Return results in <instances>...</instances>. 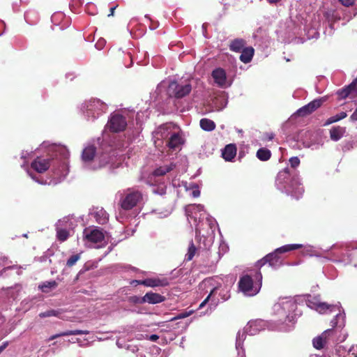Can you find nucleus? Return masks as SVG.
<instances>
[{"mask_svg": "<svg viewBox=\"0 0 357 357\" xmlns=\"http://www.w3.org/2000/svg\"><path fill=\"white\" fill-rule=\"evenodd\" d=\"M271 151L267 149H260L257 152V157L261 161H266L271 158Z\"/></svg>", "mask_w": 357, "mask_h": 357, "instance_id": "e433bc0d", "label": "nucleus"}, {"mask_svg": "<svg viewBox=\"0 0 357 357\" xmlns=\"http://www.w3.org/2000/svg\"><path fill=\"white\" fill-rule=\"evenodd\" d=\"M261 280L262 275L260 272L256 273L254 278L250 275H244L239 280V289L245 296H255L261 289Z\"/></svg>", "mask_w": 357, "mask_h": 357, "instance_id": "1a4fd4ad", "label": "nucleus"}, {"mask_svg": "<svg viewBox=\"0 0 357 357\" xmlns=\"http://www.w3.org/2000/svg\"><path fill=\"white\" fill-rule=\"evenodd\" d=\"M303 250H302L301 253L304 256H310V257H319L320 255L319 253L315 250V248L312 246V245H305V246H303Z\"/></svg>", "mask_w": 357, "mask_h": 357, "instance_id": "c9c22d12", "label": "nucleus"}, {"mask_svg": "<svg viewBox=\"0 0 357 357\" xmlns=\"http://www.w3.org/2000/svg\"><path fill=\"white\" fill-rule=\"evenodd\" d=\"M89 333V331L86 330H71V331H66L60 333L55 334L52 335L48 339L49 341L53 340L57 337L62 336H69V335H87Z\"/></svg>", "mask_w": 357, "mask_h": 357, "instance_id": "bb28decb", "label": "nucleus"}, {"mask_svg": "<svg viewBox=\"0 0 357 357\" xmlns=\"http://www.w3.org/2000/svg\"><path fill=\"white\" fill-rule=\"evenodd\" d=\"M139 281H140V280H133V281L131 282V284H139Z\"/></svg>", "mask_w": 357, "mask_h": 357, "instance_id": "338daca9", "label": "nucleus"}, {"mask_svg": "<svg viewBox=\"0 0 357 357\" xmlns=\"http://www.w3.org/2000/svg\"><path fill=\"white\" fill-rule=\"evenodd\" d=\"M197 253V248H195L192 241H190L188 252L185 255V259L186 261H191Z\"/></svg>", "mask_w": 357, "mask_h": 357, "instance_id": "58836bf2", "label": "nucleus"}, {"mask_svg": "<svg viewBox=\"0 0 357 357\" xmlns=\"http://www.w3.org/2000/svg\"><path fill=\"white\" fill-rule=\"evenodd\" d=\"M312 344L314 348L317 349H321L324 348L326 346V344L322 340V337H321L320 335L314 337L312 340Z\"/></svg>", "mask_w": 357, "mask_h": 357, "instance_id": "79ce46f5", "label": "nucleus"}, {"mask_svg": "<svg viewBox=\"0 0 357 357\" xmlns=\"http://www.w3.org/2000/svg\"><path fill=\"white\" fill-rule=\"evenodd\" d=\"M350 119L351 121H357V108L354 112V113L351 115Z\"/></svg>", "mask_w": 357, "mask_h": 357, "instance_id": "4d7b16f0", "label": "nucleus"}, {"mask_svg": "<svg viewBox=\"0 0 357 357\" xmlns=\"http://www.w3.org/2000/svg\"><path fill=\"white\" fill-rule=\"evenodd\" d=\"M63 219H68V222H63L62 224L63 228H66V230L70 231L73 227V223L72 221V218L70 217H65Z\"/></svg>", "mask_w": 357, "mask_h": 357, "instance_id": "a18cd8bd", "label": "nucleus"}, {"mask_svg": "<svg viewBox=\"0 0 357 357\" xmlns=\"http://www.w3.org/2000/svg\"><path fill=\"white\" fill-rule=\"evenodd\" d=\"M58 283L54 280L45 281L38 285V289L43 293H49L55 289Z\"/></svg>", "mask_w": 357, "mask_h": 357, "instance_id": "7c9ffc66", "label": "nucleus"}, {"mask_svg": "<svg viewBox=\"0 0 357 357\" xmlns=\"http://www.w3.org/2000/svg\"><path fill=\"white\" fill-rule=\"evenodd\" d=\"M106 43V41L103 38H100L98 40V42L96 43L95 46L98 50H101L103 48Z\"/></svg>", "mask_w": 357, "mask_h": 357, "instance_id": "09e8293b", "label": "nucleus"}, {"mask_svg": "<svg viewBox=\"0 0 357 357\" xmlns=\"http://www.w3.org/2000/svg\"><path fill=\"white\" fill-rule=\"evenodd\" d=\"M313 134L309 130H302L298 135L297 140L301 142L305 147L310 148L314 144L312 142Z\"/></svg>", "mask_w": 357, "mask_h": 357, "instance_id": "393cba45", "label": "nucleus"}, {"mask_svg": "<svg viewBox=\"0 0 357 357\" xmlns=\"http://www.w3.org/2000/svg\"><path fill=\"white\" fill-rule=\"evenodd\" d=\"M63 222H68V219L59 220L56 224V236L61 241H65L69 236V231L66 228H63L62 224Z\"/></svg>", "mask_w": 357, "mask_h": 357, "instance_id": "b1692460", "label": "nucleus"}, {"mask_svg": "<svg viewBox=\"0 0 357 357\" xmlns=\"http://www.w3.org/2000/svg\"><path fill=\"white\" fill-rule=\"evenodd\" d=\"M90 215L96 219L99 224H105L109 218L107 213L102 208L96 207L92 209Z\"/></svg>", "mask_w": 357, "mask_h": 357, "instance_id": "4be33fe9", "label": "nucleus"}, {"mask_svg": "<svg viewBox=\"0 0 357 357\" xmlns=\"http://www.w3.org/2000/svg\"><path fill=\"white\" fill-rule=\"evenodd\" d=\"M184 142L183 132L179 127L175 125L165 146L169 149L176 150L180 149Z\"/></svg>", "mask_w": 357, "mask_h": 357, "instance_id": "4468645a", "label": "nucleus"}, {"mask_svg": "<svg viewBox=\"0 0 357 357\" xmlns=\"http://www.w3.org/2000/svg\"><path fill=\"white\" fill-rule=\"evenodd\" d=\"M152 191L155 194L162 195L166 192V187L165 184H162L157 187L153 186L152 188Z\"/></svg>", "mask_w": 357, "mask_h": 357, "instance_id": "37998d69", "label": "nucleus"}, {"mask_svg": "<svg viewBox=\"0 0 357 357\" xmlns=\"http://www.w3.org/2000/svg\"><path fill=\"white\" fill-rule=\"evenodd\" d=\"M8 345V342H5L0 346V354L7 347Z\"/></svg>", "mask_w": 357, "mask_h": 357, "instance_id": "bf43d9fd", "label": "nucleus"}, {"mask_svg": "<svg viewBox=\"0 0 357 357\" xmlns=\"http://www.w3.org/2000/svg\"><path fill=\"white\" fill-rule=\"evenodd\" d=\"M82 158L84 167L88 169L96 170L108 167L109 169L114 170L121 165V161L109 153L96 155V148L93 146H86L82 151Z\"/></svg>", "mask_w": 357, "mask_h": 357, "instance_id": "7ed1b4c3", "label": "nucleus"}, {"mask_svg": "<svg viewBox=\"0 0 357 357\" xmlns=\"http://www.w3.org/2000/svg\"><path fill=\"white\" fill-rule=\"evenodd\" d=\"M275 184L278 190L297 199L304 192L298 175L296 171H291L289 168H285L278 174Z\"/></svg>", "mask_w": 357, "mask_h": 357, "instance_id": "20e7f679", "label": "nucleus"}, {"mask_svg": "<svg viewBox=\"0 0 357 357\" xmlns=\"http://www.w3.org/2000/svg\"><path fill=\"white\" fill-rule=\"evenodd\" d=\"M266 326V321L262 319L250 321L244 327L243 331H239L236 335V349L239 357H245L243 344L246 337V334L255 335Z\"/></svg>", "mask_w": 357, "mask_h": 357, "instance_id": "0eeeda50", "label": "nucleus"}, {"mask_svg": "<svg viewBox=\"0 0 357 357\" xmlns=\"http://www.w3.org/2000/svg\"><path fill=\"white\" fill-rule=\"evenodd\" d=\"M206 221L208 222V225L209 227H211V229H212L213 227V226L215 225V220L214 219H213L212 218H206Z\"/></svg>", "mask_w": 357, "mask_h": 357, "instance_id": "5fc2aeb1", "label": "nucleus"}, {"mask_svg": "<svg viewBox=\"0 0 357 357\" xmlns=\"http://www.w3.org/2000/svg\"><path fill=\"white\" fill-rule=\"evenodd\" d=\"M158 338H159V336L157 335H146V339L149 340L151 342H155L158 340Z\"/></svg>", "mask_w": 357, "mask_h": 357, "instance_id": "864d4df0", "label": "nucleus"}, {"mask_svg": "<svg viewBox=\"0 0 357 357\" xmlns=\"http://www.w3.org/2000/svg\"><path fill=\"white\" fill-rule=\"evenodd\" d=\"M254 52V48L252 47H245L240 56L241 61L244 63H249L253 57Z\"/></svg>", "mask_w": 357, "mask_h": 357, "instance_id": "c756f323", "label": "nucleus"}, {"mask_svg": "<svg viewBox=\"0 0 357 357\" xmlns=\"http://www.w3.org/2000/svg\"><path fill=\"white\" fill-rule=\"evenodd\" d=\"M167 86V82L165 81H163L160 83V84L158 86V90H161L162 88H165Z\"/></svg>", "mask_w": 357, "mask_h": 357, "instance_id": "13d9d810", "label": "nucleus"}, {"mask_svg": "<svg viewBox=\"0 0 357 357\" xmlns=\"http://www.w3.org/2000/svg\"><path fill=\"white\" fill-rule=\"evenodd\" d=\"M200 126L204 130L212 131L215 129V124L211 119H202L200 121Z\"/></svg>", "mask_w": 357, "mask_h": 357, "instance_id": "f704fd0d", "label": "nucleus"}, {"mask_svg": "<svg viewBox=\"0 0 357 357\" xmlns=\"http://www.w3.org/2000/svg\"><path fill=\"white\" fill-rule=\"evenodd\" d=\"M326 100V97L314 99L308 104L298 109L296 111V114L300 116L308 115L319 108Z\"/></svg>", "mask_w": 357, "mask_h": 357, "instance_id": "dca6fc26", "label": "nucleus"}, {"mask_svg": "<svg viewBox=\"0 0 357 357\" xmlns=\"http://www.w3.org/2000/svg\"><path fill=\"white\" fill-rule=\"evenodd\" d=\"M139 283L150 287H165L169 284V280L166 278H147L139 281Z\"/></svg>", "mask_w": 357, "mask_h": 357, "instance_id": "412c9836", "label": "nucleus"}, {"mask_svg": "<svg viewBox=\"0 0 357 357\" xmlns=\"http://www.w3.org/2000/svg\"><path fill=\"white\" fill-rule=\"evenodd\" d=\"M236 154V148L234 144H228L224 149L222 155L227 161H231Z\"/></svg>", "mask_w": 357, "mask_h": 357, "instance_id": "c85d7f7f", "label": "nucleus"}, {"mask_svg": "<svg viewBox=\"0 0 357 357\" xmlns=\"http://www.w3.org/2000/svg\"><path fill=\"white\" fill-rule=\"evenodd\" d=\"M136 338L137 340H143V339H146V335H144L142 334L138 335L137 336H136Z\"/></svg>", "mask_w": 357, "mask_h": 357, "instance_id": "e2e57ef3", "label": "nucleus"}, {"mask_svg": "<svg viewBox=\"0 0 357 357\" xmlns=\"http://www.w3.org/2000/svg\"><path fill=\"white\" fill-rule=\"evenodd\" d=\"M80 259L79 254L72 255L67 261L66 265L69 267L73 266Z\"/></svg>", "mask_w": 357, "mask_h": 357, "instance_id": "c03bdc74", "label": "nucleus"}, {"mask_svg": "<svg viewBox=\"0 0 357 357\" xmlns=\"http://www.w3.org/2000/svg\"><path fill=\"white\" fill-rule=\"evenodd\" d=\"M302 247H303L302 244H289V245H285L280 248H277L275 250V252H276V253H278L279 255V254L287 252H289L291 250H294L296 249H299V248H301Z\"/></svg>", "mask_w": 357, "mask_h": 357, "instance_id": "473e14b6", "label": "nucleus"}, {"mask_svg": "<svg viewBox=\"0 0 357 357\" xmlns=\"http://www.w3.org/2000/svg\"><path fill=\"white\" fill-rule=\"evenodd\" d=\"M212 77L215 83L221 88H226L230 84L227 83L226 72L221 68L213 70Z\"/></svg>", "mask_w": 357, "mask_h": 357, "instance_id": "6ab92c4d", "label": "nucleus"}, {"mask_svg": "<svg viewBox=\"0 0 357 357\" xmlns=\"http://www.w3.org/2000/svg\"><path fill=\"white\" fill-rule=\"evenodd\" d=\"M22 289V287L19 284H16L14 287H8L3 289L0 293L1 297L6 299L8 303L15 301L19 296V294Z\"/></svg>", "mask_w": 357, "mask_h": 357, "instance_id": "aec40b11", "label": "nucleus"}, {"mask_svg": "<svg viewBox=\"0 0 357 357\" xmlns=\"http://www.w3.org/2000/svg\"><path fill=\"white\" fill-rule=\"evenodd\" d=\"M352 92L357 93V78L355 79L348 86L338 91V95L341 98H346Z\"/></svg>", "mask_w": 357, "mask_h": 357, "instance_id": "a878e982", "label": "nucleus"}, {"mask_svg": "<svg viewBox=\"0 0 357 357\" xmlns=\"http://www.w3.org/2000/svg\"><path fill=\"white\" fill-rule=\"evenodd\" d=\"M175 124L167 123L158 127L152 133L153 141L158 149L165 147Z\"/></svg>", "mask_w": 357, "mask_h": 357, "instance_id": "9b49d317", "label": "nucleus"}, {"mask_svg": "<svg viewBox=\"0 0 357 357\" xmlns=\"http://www.w3.org/2000/svg\"><path fill=\"white\" fill-rule=\"evenodd\" d=\"M185 212L187 216L193 218L195 222H197V219H199V222H200L201 219H203L205 215L204 206L201 204L189 205L185 208Z\"/></svg>", "mask_w": 357, "mask_h": 357, "instance_id": "a211bd4d", "label": "nucleus"}, {"mask_svg": "<svg viewBox=\"0 0 357 357\" xmlns=\"http://www.w3.org/2000/svg\"><path fill=\"white\" fill-rule=\"evenodd\" d=\"M184 340H185V337H182V340L181 342V346L183 344Z\"/></svg>", "mask_w": 357, "mask_h": 357, "instance_id": "774afa93", "label": "nucleus"}, {"mask_svg": "<svg viewBox=\"0 0 357 357\" xmlns=\"http://www.w3.org/2000/svg\"><path fill=\"white\" fill-rule=\"evenodd\" d=\"M192 90V86L190 83L178 84L176 81H172L167 86V93L170 96L176 98H183L190 93Z\"/></svg>", "mask_w": 357, "mask_h": 357, "instance_id": "ddd939ff", "label": "nucleus"}, {"mask_svg": "<svg viewBox=\"0 0 357 357\" xmlns=\"http://www.w3.org/2000/svg\"><path fill=\"white\" fill-rule=\"evenodd\" d=\"M347 116V113L344 112H342L339 114H337L335 116H333L327 119L326 123L324 124V126H328L331 123L337 122L343 119H344Z\"/></svg>", "mask_w": 357, "mask_h": 357, "instance_id": "4c0bfd02", "label": "nucleus"}, {"mask_svg": "<svg viewBox=\"0 0 357 357\" xmlns=\"http://www.w3.org/2000/svg\"><path fill=\"white\" fill-rule=\"evenodd\" d=\"M116 9V6L111 8L110 9V13L108 15V16H112L114 15V10Z\"/></svg>", "mask_w": 357, "mask_h": 357, "instance_id": "0e129e2a", "label": "nucleus"}, {"mask_svg": "<svg viewBox=\"0 0 357 357\" xmlns=\"http://www.w3.org/2000/svg\"><path fill=\"white\" fill-rule=\"evenodd\" d=\"M349 354L351 357H357V345L351 347L349 350Z\"/></svg>", "mask_w": 357, "mask_h": 357, "instance_id": "8fccbe9b", "label": "nucleus"}, {"mask_svg": "<svg viewBox=\"0 0 357 357\" xmlns=\"http://www.w3.org/2000/svg\"><path fill=\"white\" fill-rule=\"evenodd\" d=\"M296 303L291 298H283L274 305L273 309L278 316V321L285 324L288 328L294 324L296 319Z\"/></svg>", "mask_w": 357, "mask_h": 357, "instance_id": "423d86ee", "label": "nucleus"}, {"mask_svg": "<svg viewBox=\"0 0 357 357\" xmlns=\"http://www.w3.org/2000/svg\"><path fill=\"white\" fill-rule=\"evenodd\" d=\"M269 3H278V1H280V0H266Z\"/></svg>", "mask_w": 357, "mask_h": 357, "instance_id": "69168bd1", "label": "nucleus"}, {"mask_svg": "<svg viewBox=\"0 0 357 357\" xmlns=\"http://www.w3.org/2000/svg\"><path fill=\"white\" fill-rule=\"evenodd\" d=\"M126 126V116L119 112H116L111 114L106 127L111 132H119L124 130Z\"/></svg>", "mask_w": 357, "mask_h": 357, "instance_id": "f8f14e48", "label": "nucleus"}, {"mask_svg": "<svg viewBox=\"0 0 357 357\" xmlns=\"http://www.w3.org/2000/svg\"><path fill=\"white\" fill-rule=\"evenodd\" d=\"M164 301L165 297L162 295L157 293L148 292L140 299L139 302L141 303H148L150 304H157L162 303Z\"/></svg>", "mask_w": 357, "mask_h": 357, "instance_id": "5701e85b", "label": "nucleus"}, {"mask_svg": "<svg viewBox=\"0 0 357 357\" xmlns=\"http://www.w3.org/2000/svg\"><path fill=\"white\" fill-rule=\"evenodd\" d=\"M175 165L170 162L169 165L160 166L156 168L153 172V176H161L172 171Z\"/></svg>", "mask_w": 357, "mask_h": 357, "instance_id": "2f4dec72", "label": "nucleus"}, {"mask_svg": "<svg viewBox=\"0 0 357 357\" xmlns=\"http://www.w3.org/2000/svg\"><path fill=\"white\" fill-rule=\"evenodd\" d=\"M310 298L307 300V306L312 309L316 310L319 313H325L327 310H329L330 312L337 310L339 312L331 322L333 328L327 329L320 335L326 345L334 344L339 341H343L344 340V337L342 339L337 337L338 328H342L344 326L345 317L344 312H340V304L330 305L326 303L320 302L317 297L312 298L310 296Z\"/></svg>", "mask_w": 357, "mask_h": 357, "instance_id": "f03ea898", "label": "nucleus"}, {"mask_svg": "<svg viewBox=\"0 0 357 357\" xmlns=\"http://www.w3.org/2000/svg\"><path fill=\"white\" fill-rule=\"evenodd\" d=\"M346 128L344 127L335 126L330 130V137L334 141L340 140L344 135Z\"/></svg>", "mask_w": 357, "mask_h": 357, "instance_id": "cd10ccee", "label": "nucleus"}, {"mask_svg": "<svg viewBox=\"0 0 357 357\" xmlns=\"http://www.w3.org/2000/svg\"><path fill=\"white\" fill-rule=\"evenodd\" d=\"M143 200V194L138 188H129L123 191L119 199V205L124 210H131Z\"/></svg>", "mask_w": 357, "mask_h": 357, "instance_id": "9d476101", "label": "nucleus"}, {"mask_svg": "<svg viewBox=\"0 0 357 357\" xmlns=\"http://www.w3.org/2000/svg\"><path fill=\"white\" fill-rule=\"evenodd\" d=\"M84 239L86 243H102L105 239L102 231L96 227H88L84 229Z\"/></svg>", "mask_w": 357, "mask_h": 357, "instance_id": "2eb2a0df", "label": "nucleus"}, {"mask_svg": "<svg viewBox=\"0 0 357 357\" xmlns=\"http://www.w3.org/2000/svg\"><path fill=\"white\" fill-rule=\"evenodd\" d=\"M190 195L193 197H198L200 196V190L197 185H194L192 188V192H190Z\"/></svg>", "mask_w": 357, "mask_h": 357, "instance_id": "de8ad7c7", "label": "nucleus"}, {"mask_svg": "<svg viewBox=\"0 0 357 357\" xmlns=\"http://www.w3.org/2000/svg\"><path fill=\"white\" fill-rule=\"evenodd\" d=\"M61 314L60 310H49L39 314L40 318L49 317H59Z\"/></svg>", "mask_w": 357, "mask_h": 357, "instance_id": "ea45409f", "label": "nucleus"}, {"mask_svg": "<svg viewBox=\"0 0 357 357\" xmlns=\"http://www.w3.org/2000/svg\"><path fill=\"white\" fill-rule=\"evenodd\" d=\"M50 151L52 153L51 155L47 158L37 157L31 164V169L40 174L51 167L52 175L50 181L39 180L24 163L22 165V167L26 170L29 176L40 184L56 185L66 178L69 172L68 158L70 153L67 148L64 146L52 144L50 147Z\"/></svg>", "mask_w": 357, "mask_h": 357, "instance_id": "f257e3e1", "label": "nucleus"}, {"mask_svg": "<svg viewBox=\"0 0 357 357\" xmlns=\"http://www.w3.org/2000/svg\"><path fill=\"white\" fill-rule=\"evenodd\" d=\"M266 263H268L270 266L274 268H277L282 265V259L279 257V255L274 251L273 252L267 255L261 260L258 261L257 262V266L261 267Z\"/></svg>", "mask_w": 357, "mask_h": 357, "instance_id": "f3484780", "label": "nucleus"}, {"mask_svg": "<svg viewBox=\"0 0 357 357\" xmlns=\"http://www.w3.org/2000/svg\"><path fill=\"white\" fill-rule=\"evenodd\" d=\"M199 290L205 293H209L204 301L199 305V308H202L209 301H211L210 305L215 307L220 300L225 301L230 297L229 287L216 285L215 280L211 278L204 280L199 284Z\"/></svg>", "mask_w": 357, "mask_h": 357, "instance_id": "39448f33", "label": "nucleus"}, {"mask_svg": "<svg viewBox=\"0 0 357 357\" xmlns=\"http://www.w3.org/2000/svg\"><path fill=\"white\" fill-rule=\"evenodd\" d=\"M116 345L119 348H125L127 350L132 351V353H135L138 351V348L135 345H130L128 344H123L120 340H117Z\"/></svg>", "mask_w": 357, "mask_h": 357, "instance_id": "a19ab883", "label": "nucleus"}, {"mask_svg": "<svg viewBox=\"0 0 357 357\" xmlns=\"http://www.w3.org/2000/svg\"><path fill=\"white\" fill-rule=\"evenodd\" d=\"M32 154V151L31 152H28V151H22V154H21V158L24 160H26L27 158L30 157V155Z\"/></svg>", "mask_w": 357, "mask_h": 357, "instance_id": "6e6d98bb", "label": "nucleus"}, {"mask_svg": "<svg viewBox=\"0 0 357 357\" xmlns=\"http://www.w3.org/2000/svg\"><path fill=\"white\" fill-rule=\"evenodd\" d=\"M195 232H196V236L201 234V230H200L199 227H198V225L196 226Z\"/></svg>", "mask_w": 357, "mask_h": 357, "instance_id": "680f3d73", "label": "nucleus"}, {"mask_svg": "<svg viewBox=\"0 0 357 357\" xmlns=\"http://www.w3.org/2000/svg\"><path fill=\"white\" fill-rule=\"evenodd\" d=\"M80 109L86 121H94L107 112V105L100 99L91 98L85 100L81 105Z\"/></svg>", "mask_w": 357, "mask_h": 357, "instance_id": "6e6552de", "label": "nucleus"}, {"mask_svg": "<svg viewBox=\"0 0 357 357\" xmlns=\"http://www.w3.org/2000/svg\"><path fill=\"white\" fill-rule=\"evenodd\" d=\"M245 45V42L243 39H236L231 43L229 47L231 50L238 52L244 49Z\"/></svg>", "mask_w": 357, "mask_h": 357, "instance_id": "72a5a7b5", "label": "nucleus"}, {"mask_svg": "<svg viewBox=\"0 0 357 357\" xmlns=\"http://www.w3.org/2000/svg\"><path fill=\"white\" fill-rule=\"evenodd\" d=\"M22 305H23V308L24 311H27L30 307L31 305L29 304V301L26 299L24 300L22 303Z\"/></svg>", "mask_w": 357, "mask_h": 357, "instance_id": "603ef678", "label": "nucleus"}, {"mask_svg": "<svg viewBox=\"0 0 357 357\" xmlns=\"http://www.w3.org/2000/svg\"><path fill=\"white\" fill-rule=\"evenodd\" d=\"M190 314H191V312H190L188 313H181L179 314L178 317L179 318H185V317H187L188 316H189Z\"/></svg>", "mask_w": 357, "mask_h": 357, "instance_id": "052dcab7", "label": "nucleus"}, {"mask_svg": "<svg viewBox=\"0 0 357 357\" xmlns=\"http://www.w3.org/2000/svg\"><path fill=\"white\" fill-rule=\"evenodd\" d=\"M339 1L342 5L347 6V7L353 5V3L355 2V0H339Z\"/></svg>", "mask_w": 357, "mask_h": 357, "instance_id": "3c124183", "label": "nucleus"}, {"mask_svg": "<svg viewBox=\"0 0 357 357\" xmlns=\"http://www.w3.org/2000/svg\"><path fill=\"white\" fill-rule=\"evenodd\" d=\"M289 164L291 167L296 168L299 165L300 160L298 157H291L289 159Z\"/></svg>", "mask_w": 357, "mask_h": 357, "instance_id": "49530a36", "label": "nucleus"}]
</instances>
